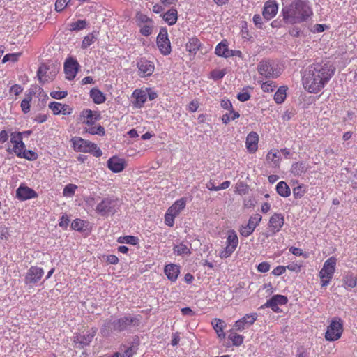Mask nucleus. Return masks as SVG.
I'll return each instance as SVG.
<instances>
[{"label": "nucleus", "mask_w": 357, "mask_h": 357, "mask_svg": "<svg viewBox=\"0 0 357 357\" xmlns=\"http://www.w3.org/2000/svg\"><path fill=\"white\" fill-rule=\"evenodd\" d=\"M335 68L329 62L315 63L309 66L302 75L304 89L311 93L320 92L334 75Z\"/></svg>", "instance_id": "obj_1"}, {"label": "nucleus", "mask_w": 357, "mask_h": 357, "mask_svg": "<svg viewBox=\"0 0 357 357\" xmlns=\"http://www.w3.org/2000/svg\"><path fill=\"white\" fill-rule=\"evenodd\" d=\"M286 23L299 24L307 21L312 15V10L305 0H294L282 10Z\"/></svg>", "instance_id": "obj_2"}, {"label": "nucleus", "mask_w": 357, "mask_h": 357, "mask_svg": "<svg viewBox=\"0 0 357 357\" xmlns=\"http://www.w3.org/2000/svg\"><path fill=\"white\" fill-rule=\"evenodd\" d=\"M71 142L76 152L89 153L97 158L102 155V151L95 143L79 137H73Z\"/></svg>", "instance_id": "obj_3"}, {"label": "nucleus", "mask_w": 357, "mask_h": 357, "mask_svg": "<svg viewBox=\"0 0 357 357\" xmlns=\"http://www.w3.org/2000/svg\"><path fill=\"white\" fill-rule=\"evenodd\" d=\"M257 71L265 79H275L282 73L278 65L271 60H261L257 65Z\"/></svg>", "instance_id": "obj_4"}, {"label": "nucleus", "mask_w": 357, "mask_h": 357, "mask_svg": "<svg viewBox=\"0 0 357 357\" xmlns=\"http://www.w3.org/2000/svg\"><path fill=\"white\" fill-rule=\"evenodd\" d=\"M336 263L337 259L334 257H329L324 263L323 267L319 273L321 287H326L329 284L335 272Z\"/></svg>", "instance_id": "obj_5"}, {"label": "nucleus", "mask_w": 357, "mask_h": 357, "mask_svg": "<svg viewBox=\"0 0 357 357\" xmlns=\"http://www.w3.org/2000/svg\"><path fill=\"white\" fill-rule=\"evenodd\" d=\"M118 206V199L107 197L98 204L96 208V211L98 214L102 216H108L116 213Z\"/></svg>", "instance_id": "obj_6"}, {"label": "nucleus", "mask_w": 357, "mask_h": 357, "mask_svg": "<svg viewBox=\"0 0 357 357\" xmlns=\"http://www.w3.org/2000/svg\"><path fill=\"white\" fill-rule=\"evenodd\" d=\"M343 333V321L338 317L332 319L325 333V338L333 342L339 340Z\"/></svg>", "instance_id": "obj_7"}, {"label": "nucleus", "mask_w": 357, "mask_h": 357, "mask_svg": "<svg viewBox=\"0 0 357 357\" xmlns=\"http://www.w3.org/2000/svg\"><path fill=\"white\" fill-rule=\"evenodd\" d=\"M112 324L114 331L121 332L129 331L132 327L138 326L139 325V320L137 317L128 314L114 320Z\"/></svg>", "instance_id": "obj_8"}, {"label": "nucleus", "mask_w": 357, "mask_h": 357, "mask_svg": "<svg viewBox=\"0 0 357 357\" xmlns=\"http://www.w3.org/2000/svg\"><path fill=\"white\" fill-rule=\"evenodd\" d=\"M135 22L139 28V33L144 36H149L154 28L153 20L140 12L135 15Z\"/></svg>", "instance_id": "obj_9"}, {"label": "nucleus", "mask_w": 357, "mask_h": 357, "mask_svg": "<svg viewBox=\"0 0 357 357\" xmlns=\"http://www.w3.org/2000/svg\"><path fill=\"white\" fill-rule=\"evenodd\" d=\"M97 333V329L91 328L86 334H75L73 337V342L76 347L82 349L84 347L89 345L92 342L94 336Z\"/></svg>", "instance_id": "obj_10"}, {"label": "nucleus", "mask_w": 357, "mask_h": 357, "mask_svg": "<svg viewBox=\"0 0 357 357\" xmlns=\"http://www.w3.org/2000/svg\"><path fill=\"white\" fill-rule=\"evenodd\" d=\"M157 45L163 55H169L171 53V44L168 38L167 30L166 28H161L157 36Z\"/></svg>", "instance_id": "obj_11"}, {"label": "nucleus", "mask_w": 357, "mask_h": 357, "mask_svg": "<svg viewBox=\"0 0 357 357\" xmlns=\"http://www.w3.org/2000/svg\"><path fill=\"white\" fill-rule=\"evenodd\" d=\"M261 218V215L258 213L251 215L248 220V223L245 225H241L240 227V234L243 237L249 236L253 233L257 226L259 225Z\"/></svg>", "instance_id": "obj_12"}, {"label": "nucleus", "mask_w": 357, "mask_h": 357, "mask_svg": "<svg viewBox=\"0 0 357 357\" xmlns=\"http://www.w3.org/2000/svg\"><path fill=\"white\" fill-rule=\"evenodd\" d=\"M58 73L55 67L50 68L45 64L41 65L38 71L37 77L40 83L44 84L46 82L52 81Z\"/></svg>", "instance_id": "obj_13"}, {"label": "nucleus", "mask_w": 357, "mask_h": 357, "mask_svg": "<svg viewBox=\"0 0 357 357\" xmlns=\"http://www.w3.org/2000/svg\"><path fill=\"white\" fill-rule=\"evenodd\" d=\"M136 65L138 69V75L140 77H150L155 70L154 63L145 58H140L137 60Z\"/></svg>", "instance_id": "obj_14"}, {"label": "nucleus", "mask_w": 357, "mask_h": 357, "mask_svg": "<svg viewBox=\"0 0 357 357\" xmlns=\"http://www.w3.org/2000/svg\"><path fill=\"white\" fill-rule=\"evenodd\" d=\"M43 275L44 271L42 268L31 266L25 275L24 282L26 284H35L40 280Z\"/></svg>", "instance_id": "obj_15"}, {"label": "nucleus", "mask_w": 357, "mask_h": 357, "mask_svg": "<svg viewBox=\"0 0 357 357\" xmlns=\"http://www.w3.org/2000/svg\"><path fill=\"white\" fill-rule=\"evenodd\" d=\"M287 302L288 298L287 296L276 294L268 299L263 307H270L273 312H279L280 310L278 305H284L287 304Z\"/></svg>", "instance_id": "obj_16"}, {"label": "nucleus", "mask_w": 357, "mask_h": 357, "mask_svg": "<svg viewBox=\"0 0 357 357\" xmlns=\"http://www.w3.org/2000/svg\"><path fill=\"white\" fill-rule=\"evenodd\" d=\"M284 223V218L281 213H275L269 219L268 226L271 235L280 231Z\"/></svg>", "instance_id": "obj_17"}, {"label": "nucleus", "mask_w": 357, "mask_h": 357, "mask_svg": "<svg viewBox=\"0 0 357 357\" xmlns=\"http://www.w3.org/2000/svg\"><path fill=\"white\" fill-rule=\"evenodd\" d=\"M79 66V65L75 59L73 58L66 59L64 63V71L66 79L68 80L73 79L78 72Z\"/></svg>", "instance_id": "obj_18"}, {"label": "nucleus", "mask_w": 357, "mask_h": 357, "mask_svg": "<svg viewBox=\"0 0 357 357\" xmlns=\"http://www.w3.org/2000/svg\"><path fill=\"white\" fill-rule=\"evenodd\" d=\"M257 318V314L256 313L246 314L243 317L235 322L234 327L237 331H241L253 324Z\"/></svg>", "instance_id": "obj_19"}, {"label": "nucleus", "mask_w": 357, "mask_h": 357, "mask_svg": "<svg viewBox=\"0 0 357 357\" xmlns=\"http://www.w3.org/2000/svg\"><path fill=\"white\" fill-rule=\"evenodd\" d=\"M278 10V5L275 0H269L266 2L264 10L263 16L266 20H270L274 17Z\"/></svg>", "instance_id": "obj_20"}, {"label": "nucleus", "mask_w": 357, "mask_h": 357, "mask_svg": "<svg viewBox=\"0 0 357 357\" xmlns=\"http://www.w3.org/2000/svg\"><path fill=\"white\" fill-rule=\"evenodd\" d=\"M259 135L256 132H250L246 137L245 146L250 153H254L258 149Z\"/></svg>", "instance_id": "obj_21"}, {"label": "nucleus", "mask_w": 357, "mask_h": 357, "mask_svg": "<svg viewBox=\"0 0 357 357\" xmlns=\"http://www.w3.org/2000/svg\"><path fill=\"white\" fill-rule=\"evenodd\" d=\"M17 197L20 200H27L37 197L38 195L33 189L20 185L16 190Z\"/></svg>", "instance_id": "obj_22"}, {"label": "nucleus", "mask_w": 357, "mask_h": 357, "mask_svg": "<svg viewBox=\"0 0 357 357\" xmlns=\"http://www.w3.org/2000/svg\"><path fill=\"white\" fill-rule=\"evenodd\" d=\"M108 168L114 173L122 172L125 168V161L123 159L114 156L107 160Z\"/></svg>", "instance_id": "obj_23"}, {"label": "nucleus", "mask_w": 357, "mask_h": 357, "mask_svg": "<svg viewBox=\"0 0 357 357\" xmlns=\"http://www.w3.org/2000/svg\"><path fill=\"white\" fill-rule=\"evenodd\" d=\"M164 273L171 282L176 281L180 273V267L174 264H169L165 266Z\"/></svg>", "instance_id": "obj_24"}, {"label": "nucleus", "mask_w": 357, "mask_h": 357, "mask_svg": "<svg viewBox=\"0 0 357 357\" xmlns=\"http://www.w3.org/2000/svg\"><path fill=\"white\" fill-rule=\"evenodd\" d=\"M82 116L86 119L84 121L86 126L94 124L96 121L100 119V114L98 112L92 111L89 109H84L82 112Z\"/></svg>", "instance_id": "obj_25"}, {"label": "nucleus", "mask_w": 357, "mask_h": 357, "mask_svg": "<svg viewBox=\"0 0 357 357\" xmlns=\"http://www.w3.org/2000/svg\"><path fill=\"white\" fill-rule=\"evenodd\" d=\"M132 96L135 99L134 103L135 106L137 108H141L143 107L147 99L146 91L143 89H135L133 91Z\"/></svg>", "instance_id": "obj_26"}, {"label": "nucleus", "mask_w": 357, "mask_h": 357, "mask_svg": "<svg viewBox=\"0 0 357 357\" xmlns=\"http://www.w3.org/2000/svg\"><path fill=\"white\" fill-rule=\"evenodd\" d=\"M160 16L169 26H172L177 22L178 12L176 8H171Z\"/></svg>", "instance_id": "obj_27"}, {"label": "nucleus", "mask_w": 357, "mask_h": 357, "mask_svg": "<svg viewBox=\"0 0 357 357\" xmlns=\"http://www.w3.org/2000/svg\"><path fill=\"white\" fill-rule=\"evenodd\" d=\"M231 50L228 48V43L226 40H222L218 43L215 49V54L220 57L225 59L229 58Z\"/></svg>", "instance_id": "obj_28"}, {"label": "nucleus", "mask_w": 357, "mask_h": 357, "mask_svg": "<svg viewBox=\"0 0 357 357\" xmlns=\"http://www.w3.org/2000/svg\"><path fill=\"white\" fill-rule=\"evenodd\" d=\"M186 199L182 197L176 200L167 210L172 213L173 215L178 216L181 211L185 207Z\"/></svg>", "instance_id": "obj_29"}, {"label": "nucleus", "mask_w": 357, "mask_h": 357, "mask_svg": "<svg viewBox=\"0 0 357 357\" xmlns=\"http://www.w3.org/2000/svg\"><path fill=\"white\" fill-rule=\"evenodd\" d=\"M307 167L303 162H295L291 165V172L294 175L299 176L307 171Z\"/></svg>", "instance_id": "obj_30"}, {"label": "nucleus", "mask_w": 357, "mask_h": 357, "mask_svg": "<svg viewBox=\"0 0 357 357\" xmlns=\"http://www.w3.org/2000/svg\"><path fill=\"white\" fill-rule=\"evenodd\" d=\"M238 245V238L236 231L233 229L227 231L226 245L236 249Z\"/></svg>", "instance_id": "obj_31"}, {"label": "nucleus", "mask_w": 357, "mask_h": 357, "mask_svg": "<svg viewBox=\"0 0 357 357\" xmlns=\"http://www.w3.org/2000/svg\"><path fill=\"white\" fill-rule=\"evenodd\" d=\"M90 97L96 104H101L105 101V96L103 93L96 88L91 89Z\"/></svg>", "instance_id": "obj_32"}, {"label": "nucleus", "mask_w": 357, "mask_h": 357, "mask_svg": "<svg viewBox=\"0 0 357 357\" xmlns=\"http://www.w3.org/2000/svg\"><path fill=\"white\" fill-rule=\"evenodd\" d=\"M201 45L202 43L200 40L198 38L193 37L187 43L186 48L190 53L195 54L199 50Z\"/></svg>", "instance_id": "obj_33"}, {"label": "nucleus", "mask_w": 357, "mask_h": 357, "mask_svg": "<svg viewBox=\"0 0 357 357\" xmlns=\"http://www.w3.org/2000/svg\"><path fill=\"white\" fill-rule=\"evenodd\" d=\"M85 130L91 135H98L99 136H104L105 134V128L100 125L91 124L85 127Z\"/></svg>", "instance_id": "obj_34"}, {"label": "nucleus", "mask_w": 357, "mask_h": 357, "mask_svg": "<svg viewBox=\"0 0 357 357\" xmlns=\"http://www.w3.org/2000/svg\"><path fill=\"white\" fill-rule=\"evenodd\" d=\"M287 87L282 86L278 88L277 91L274 94V100L277 104L282 103L287 97Z\"/></svg>", "instance_id": "obj_35"}, {"label": "nucleus", "mask_w": 357, "mask_h": 357, "mask_svg": "<svg viewBox=\"0 0 357 357\" xmlns=\"http://www.w3.org/2000/svg\"><path fill=\"white\" fill-rule=\"evenodd\" d=\"M49 108L53 112L54 114H59L61 113L66 114L68 105H62L57 102H52L49 104Z\"/></svg>", "instance_id": "obj_36"}, {"label": "nucleus", "mask_w": 357, "mask_h": 357, "mask_svg": "<svg viewBox=\"0 0 357 357\" xmlns=\"http://www.w3.org/2000/svg\"><path fill=\"white\" fill-rule=\"evenodd\" d=\"M277 192L283 197H287L291 194L289 185L284 181H280L276 185Z\"/></svg>", "instance_id": "obj_37"}, {"label": "nucleus", "mask_w": 357, "mask_h": 357, "mask_svg": "<svg viewBox=\"0 0 357 357\" xmlns=\"http://www.w3.org/2000/svg\"><path fill=\"white\" fill-rule=\"evenodd\" d=\"M89 23L85 20H78L69 24V30L70 31H79L84 29Z\"/></svg>", "instance_id": "obj_38"}, {"label": "nucleus", "mask_w": 357, "mask_h": 357, "mask_svg": "<svg viewBox=\"0 0 357 357\" xmlns=\"http://www.w3.org/2000/svg\"><path fill=\"white\" fill-rule=\"evenodd\" d=\"M173 251L174 253L176 254L177 255L191 254L190 248L183 243H181L180 244L175 245L173 248Z\"/></svg>", "instance_id": "obj_39"}, {"label": "nucleus", "mask_w": 357, "mask_h": 357, "mask_svg": "<svg viewBox=\"0 0 357 357\" xmlns=\"http://www.w3.org/2000/svg\"><path fill=\"white\" fill-rule=\"evenodd\" d=\"M240 114L234 109L229 110V113H226L222 116V121L225 124L229 123L231 121H234L239 118Z\"/></svg>", "instance_id": "obj_40"}, {"label": "nucleus", "mask_w": 357, "mask_h": 357, "mask_svg": "<svg viewBox=\"0 0 357 357\" xmlns=\"http://www.w3.org/2000/svg\"><path fill=\"white\" fill-rule=\"evenodd\" d=\"M229 340L232 342V344L236 347L241 346L243 342V336L233 331H231L228 335Z\"/></svg>", "instance_id": "obj_41"}, {"label": "nucleus", "mask_w": 357, "mask_h": 357, "mask_svg": "<svg viewBox=\"0 0 357 357\" xmlns=\"http://www.w3.org/2000/svg\"><path fill=\"white\" fill-rule=\"evenodd\" d=\"M112 321H107L100 329V333L103 337H109L114 332Z\"/></svg>", "instance_id": "obj_42"}, {"label": "nucleus", "mask_w": 357, "mask_h": 357, "mask_svg": "<svg viewBox=\"0 0 357 357\" xmlns=\"http://www.w3.org/2000/svg\"><path fill=\"white\" fill-rule=\"evenodd\" d=\"M96 40V38L93 33H89L84 38L82 42L81 48L83 50L87 49L95 42Z\"/></svg>", "instance_id": "obj_43"}, {"label": "nucleus", "mask_w": 357, "mask_h": 357, "mask_svg": "<svg viewBox=\"0 0 357 357\" xmlns=\"http://www.w3.org/2000/svg\"><path fill=\"white\" fill-rule=\"evenodd\" d=\"M119 243H126L132 245H136L139 243L137 237L133 236H125L119 237L117 240Z\"/></svg>", "instance_id": "obj_44"}, {"label": "nucleus", "mask_w": 357, "mask_h": 357, "mask_svg": "<svg viewBox=\"0 0 357 357\" xmlns=\"http://www.w3.org/2000/svg\"><path fill=\"white\" fill-rule=\"evenodd\" d=\"M258 82L260 84L262 91L265 93L273 91L276 87L275 82L273 81L263 82L262 80H259Z\"/></svg>", "instance_id": "obj_45"}, {"label": "nucleus", "mask_w": 357, "mask_h": 357, "mask_svg": "<svg viewBox=\"0 0 357 357\" xmlns=\"http://www.w3.org/2000/svg\"><path fill=\"white\" fill-rule=\"evenodd\" d=\"M77 189V186L75 184H68L65 186L63 190V195L66 197H72L75 193V190Z\"/></svg>", "instance_id": "obj_46"}, {"label": "nucleus", "mask_w": 357, "mask_h": 357, "mask_svg": "<svg viewBox=\"0 0 357 357\" xmlns=\"http://www.w3.org/2000/svg\"><path fill=\"white\" fill-rule=\"evenodd\" d=\"M211 324L213 325V327L214 330L215 331L216 333H222V331H223L224 328L225 326V322L220 319H214L211 321Z\"/></svg>", "instance_id": "obj_47"}, {"label": "nucleus", "mask_w": 357, "mask_h": 357, "mask_svg": "<svg viewBox=\"0 0 357 357\" xmlns=\"http://www.w3.org/2000/svg\"><path fill=\"white\" fill-rule=\"evenodd\" d=\"M86 222L81 219H75L71 223V228L74 230L81 231L84 230Z\"/></svg>", "instance_id": "obj_48"}, {"label": "nucleus", "mask_w": 357, "mask_h": 357, "mask_svg": "<svg viewBox=\"0 0 357 357\" xmlns=\"http://www.w3.org/2000/svg\"><path fill=\"white\" fill-rule=\"evenodd\" d=\"M305 192V187L303 185H300L293 188V195L296 199L301 198Z\"/></svg>", "instance_id": "obj_49"}, {"label": "nucleus", "mask_w": 357, "mask_h": 357, "mask_svg": "<svg viewBox=\"0 0 357 357\" xmlns=\"http://www.w3.org/2000/svg\"><path fill=\"white\" fill-rule=\"evenodd\" d=\"M32 100L31 96H27L21 102V108L22 112L24 114L28 113L30 111V102Z\"/></svg>", "instance_id": "obj_50"}, {"label": "nucleus", "mask_w": 357, "mask_h": 357, "mask_svg": "<svg viewBox=\"0 0 357 357\" xmlns=\"http://www.w3.org/2000/svg\"><path fill=\"white\" fill-rule=\"evenodd\" d=\"M344 284L346 287L353 288L357 284L356 278L353 275H347L344 279Z\"/></svg>", "instance_id": "obj_51"}, {"label": "nucleus", "mask_w": 357, "mask_h": 357, "mask_svg": "<svg viewBox=\"0 0 357 357\" xmlns=\"http://www.w3.org/2000/svg\"><path fill=\"white\" fill-rule=\"evenodd\" d=\"M236 249L231 248V247H229V246H225V248H224L219 253V256L221 259H226V258H228L232 254L233 252L235 251Z\"/></svg>", "instance_id": "obj_52"}, {"label": "nucleus", "mask_w": 357, "mask_h": 357, "mask_svg": "<svg viewBox=\"0 0 357 357\" xmlns=\"http://www.w3.org/2000/svg\"><path fill=\"white\" fill-rule=\"evenodd\" d=\"M20 55H21V53L7 54L3 56V58L2 59V63H5L10 61L12 62H15L18 60Z\"/></svg>", "instance_id": "obj_53"}, {"label": "nucleus", "mask_w": 357, "mask_h": 357, "mask_svg": "<svg viewBox=\"0 0 357 357\" xmlns=\"http://www.w3.org/2000/svg\"><path fill=\"white\" fill-rule=\"evenodd\" d=\"M137 347L132 345L128 347L125 351L121 355V357H132L137 353Z\"/></svg>", "instance_id": "obj_54"}, {"label": "nucleus", "mask_w": 357, "mask_h": 357, "mask_svg": "<svg viewBox=\"0 0 357 357\" xmlns=\"http://www.w3.org/2000/svg\"><path fill=\"white\" fill-rule=\"evenodd\" d=\"M10 142L12 144H13V145L21 144L22 143H24L22 142V137L21 132H13L11 134Z\"/></svg>", "instance_id": "obj_55"}, {"label": "nucleus", "mask_w": 357, "mask_h": 357, "mask_svg": "<svg viewBox=\"0 0 357 357\" xmlns=\"http://www.w3.org/2000/svg\"><path fill=\"white\" fill-rule=\"evenodd\" d=\"M176 215H173L172 213L167 210L165 215V223L169 227H173L174 224V218Z\"/></svg>", "instance_id": "obj_56"}, {"label": "nucleus", "mask_w": 357, "mask_h": 357, "mask_svg": "<svg viewBox=\"0 0 357 357\" xmlns=\"http://www.w3.org/2000/svg\"><path fill=\"white\" fill-rule=\"evenodd\" d=\"M37 157L38 155L34 151L25 149L21 158L27 159L29 160H34L37 158Z\"/></svg>", "instance_id": "obj_57"}, {"label": "nucleus", "mask_w": 357, "mask_h": 357, "mask_svg": "<svg viewBox=\"0 0 357 357\" xmlns=\"http://www.w3.org/2000/svg\"><path fill=\"white\" fill-rule=\"evenodd\" d=\"M25 150V144L24 143H22L21 144H17L13 146V151L16 154L17 156L21 158Z\"/></svg>", "instance_id": "obj_58"}, {"label": "nucleus", "mask_w": 357, "mask_h": 357, "mask_svg": "<svg viewBox=\"0 0 357 357\" xmlns=\"http://www.w3.org/2000/svg\"><path fill=\"white\" fill-rule=\"evenodd\" d=\"M70 1V0H56L55 3V10L57 12L62 11Z\"/></svg>", "instance_id": "obj_59"}, {"label": "nucleus", "mask_w": 357, "mask_h": 357, "mask_svg": "<svg viewBox=\"0 0 357 357\" xmlns=\"http://www.w3.org/2000/svg\"><path fill=\"white\" fill-rule=\"evenodd\" d=\"M266 159L268 160H271V161L273 162L274 163H276L279 160V155H278V151H275V150L270 151L266 155Z\"/></svg>", "instance_id": "obj_60"}, {"label": "nucleus", "mask_w": 357, "mask_h": 357, "mask_svg": "<svg viewBox=\"0 0 357 357\" xmlns=\"http://www.w3.org/2000/svg\"><path fill=\"white\" fill-rule=\"evenodd\" d=\"M211 77L215 80L222 79L225 75L224 70H215L211 73Z\"/></svg>", "instance_id": "obj_61"}, {"label": "nucleus", "mask_w": 357, "mask_h": 357, "mask_svg": "<svg viewBox=\"0 0 357 357\" xmlns=\"http://www.w3.org/2000/svg\"><path fill=\"white\" fill-rule=\"evenodd\" d=\"M270 264L266 261H263L258 264L257 271L260 273H266L270 270Z\"/></svg>", "instance_id": "obj_62"}, {"label": "nucleus", "mask_w": 357, "mask_h": 357, "mask_svg": "<svg viewBox=\"0 0 357 357\" xmlns=\"http://www.w3.org/2000/svg\"><path fill=\"white\" fill-rule=\"evenodd\" d=\"M70 220L67 215H63L59 220V227L66 229L69 225Z\"/></svg>", "instance_id": "obj_63"}, {"label": "nucleus", "mask_w": 357, "mask_h": 357, "mask_svg": "<svg viewBox=\"0 0 357 357\" xmlns=\"http://www.w3.org/2000/svg\"><path fill=\"white\" fill-rule=\"evenodd\" d=\"M50 96L52 98L54 99H62L67 96V92L65 91H52L50 93Z\"/></svg>", "instance_id": "obj_64"}]
</instances>
